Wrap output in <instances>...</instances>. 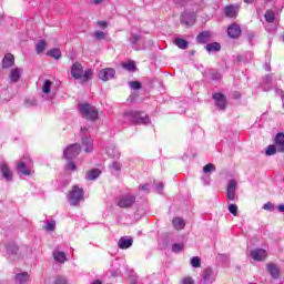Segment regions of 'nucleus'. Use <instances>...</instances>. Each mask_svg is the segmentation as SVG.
Returning <instances> with one entry per match:
<instances>
[{"label": "nucleus", "instance_id": "nucleus-44", "mask_svg": "<svg viewBox=\"0 0 284 284\" xmlns=\"http://www.w3.org/2000/svg\"><path fill=\"white\" fill-rule=\"evenodd\" d=\"M229 212L233 214V216H239V206H236V204H230Z\"/></svg>", "mask_w": 284, "mask_h": 284}, {"label": "nucleus", "instance_id": "nucleus-58", "mask_svg": "<svg viewBox=\"0 0 284 284\" xmlns=\"http://www.w3.org/2000/svg\"><path fill=\"white\" fill-rule=\"evenodd\" d=\"M276 210H278L282 214H284V204L277 205Z\"/></svg>", "mask_w": 284, "mask_h": 284}, {"label": "nucleus", "instance_id": "nucleus-15", "mask_svg": "<svg viewBox=\"0 0 284 284\" xmlns=\"http://www.w3.org/2000/svg\"><path fill=\"white\" fill-rule=\"evenodd\" d=\"M71 75L77 80L83 79V65L79 62L73 63L71 67Z\"/></svg>", "mask_w": 284, "mask_h": 284}, {"label": "nucleus", "instance_id": "nucleus-17", "mask_svg": "<svg viewBox=\"0 0 284 284\" xmlns=\"http://www.w3.org/2000/svg\"><path fill=\"white\" fill-rule=\"evenodd\" d=\"M266 270L268 274L272 276V278L276 280L281 276V268H278V265L275 263H268L266 265Z\"/></svg>", "mask_w": 284, "mask_h": 284}, {"label": "nucleus", "instance_id": "nucleus-60", "mask_svg": "<svg viewBox=\"0 0 284 284\" xmlns=\"http://www.w3.org/2000/svg\"><path fill=\"white\" fill-rule=\"evenodd\" d=\"M81 132H82V134H85V132H89V129L88 128H81Z\"/></svg>", "mask_w": 284, "mask_h": 284}, {"label": "nucleus", "instance_id": "nucleus-2", "mask_svg": "<svg viewBox=\"0 0 284 284\" xmlns=\"http://www.w3.org/2000/svg\"><path fill=\"white\" fill-rule=\"evenodd\" d=\"M129 43H131V48L133 50H148V48H152L154 43L152 40H146L141 38L140 34H136L134 32H131V36L129 38Z\"/></svg>", "mask_w": 284, "mask_h": 284}, {"label": "nucleus", "instance_id": "nucleus-9", "mask_svg": "<svg viewBox=\"0 0 284 284\" xmlns=\"http://www.w3.org/2000/svg\"><path fill=\"white\" fill-rule=\"evenodd\" d=\"M241 7L239 4H227L223 9V13L227 19H236L239 17V12Z\"/></svg>", "mask_w": 284, "mask_h": 284}, {"label": "nucleus", "instance_id": "nucleus-33", "mask_svg": "<svg viewBox=\"0 0 284 284\" xmlns=\"http://www.w3.org/2000/svg\"><path fill=\"white\" fill-rule=\"evenodd\" d=\"M207 52H220L221 44L219 42L209 43L205 45Z\"/></svg>", "mask_w": 284, "mask_h": 284}, {"label": "nucleus", "instance_id": "nucleus-6", "mask_svg": "<svg viewBox=\"0 0 284 284\" xmlns=\"http://www.w3.org/2000/svg\"><path fill=\"white\" fill-rule=\"evenodd\" d=\"M81 154V144L74 143L67 146L63 151V156L67 161H72V159H77V155Z\"/></svg>", "mask_w": 284, "mask_h": 284}, {"label": "nucleus", "instance_id": "nucleus-27", "mask_svg": "<svg viewBox=\"0 0 284 284\" xmlns=\"http://www.w3.org/2000/svg\"><path fill=\"white\" fill-rule=\"evenodd\" d=\"M53 258L54 261H57V263H65V261H68V257L65 256V252L63 251H54Z\"/></svg>", "mask_w": 284, "mask_h": 284}, {"label": "nucleus", "instance_id": "nucleus-22", "mask_svg": "<svg viewBox=\"0 0 284 284\" xmlns=\"http://www.w3.org/2000/svg\"><path fill=\"white\" fill-rule=\"evenodd\" d=\"M82 146L84 148V152L90 153L94 148V140L90 136H82Z\"/></svg>", "mask_w": 284, "mask_h": 284}, {"label": "nucleus", "instance_id": "nucleus-19", "mask_svg": "<svg viewBox=\"0 0 284 284\" xmlns=\"http://www.w3.org/2000/svg\"><path fill=\"white\" fill-rule=\"evenodd\" d=\"M274 145L277 152H284V133L280 132L274 138Z\"/></svg>", "mask_w": 284, "mask_h": 284}, {"label": "nucleus", "instance_id": "nucleus-8", "mask_svg": "<svg viewBox=\"0 0 284 284\" xmlns=\"http://www.w3.org/2000/svg\"><path fill=\"white\" fill-rule=\"evenodd\" d=\"M216 281V277L214 276V271H212L211 267H206L201 273V280L200 284H212Z\"/></svg>", "mask_w": 284, "mask_h": 284}, {"label": "nucleus", "instance_id": "nucleus-37", "mask_svg": "<svg viewBox=\"0 0 284 284\" xmlns=\"http://www.w3.org/2000/svg\"><path fill=\"white\" fill-rule=\"evenodd\" d=\"M264 19L265 21H267V23H274V20L276 19V13H274V11L272 10H268L266 11Z\"/></svg>", "mask_w": 284, "mask_h": 284}, {"label": "nucleus", "instance_id": "nucleus-28", "mask_svg": "<svg viewBox=\"0 0 284 284\" xmlns=\"http://www.w3.org/2000/svg\"><path fill=\"white\" fill-rule=\"evenodd\" d=\"M174 45H178L180 50H187L190 42L183 38H175L174 39Z\"/></svg>", "mask_w": 284, "mask_h": 284}, {"label": "nucleus", "instance_id": "nucleus-57", "mask_svg": "<svg viewBox=\"0 0 284 284\" xmlns=\"http://www.w3.org/2000/svg\"><path fill=\"white\" fill-rule=\"evenodd\" d=\"M204 185H210V176L202 178Z\"/></svg>", "mask_w": 284, "mask_h": 284}, {"label": "nucleus", "instance_id": "nucleus-16", "mask_svg": "<svg viewBox=\"0 0 284 284\" xmlns=\"http://www.w3.org/2000/svg\"><path fill=\"white\" fill-rule=\"evenodd\" d=\"M241 26L236 23H232L227 28V34L231 39H239L241 37Z\"/></svg>", "mask_w": 284, "mask_h": 284}, {"label": "nucleus", "instance_id": "nucleus-25", "mask_svg": "<svg viewBox=\"0 0 284 284\" xmlns=\"http://www.w3.org/2000/svg\"><path fill=\"white\" fill-rule=\"evenodd\" d=\"M99 176H101V170L93 169L87 173L85 179L87 181H97Z\"/></svg>", "mask_w": 284, "mask_h": 284}, {"label": "nucleus", "instance_id": "nucleus-18", "mask_svg": "<svg viewBox=\"0 0 284 284\" xmlns=\"http://www.w3.org/2000/svg\"><path fill=\"white\" fill-rule=\"evenodd\" d=\"M0 172L4 181H12V171H10V168H8V164L6 162L0 163Z\"/></svg>", "mask_w": 284, "mask_h": 284}, {"label": "nucleus", "instance_id": "nucleus-3", "mask_svg": "<svg viewBox=\"0 0 284 284\" xmlns=\"http://www.w3.org/2000/svg\"><path fill=\"white\" fill-rule=\"evenodd\" d=\"M78 110L81 116L88 119L89 121H97V119H99V111L97 110V106H93L90 103L78 104Z\"/></svg>", "mask_w": 284, "mask_h": 284}, {"label": "nucleus", "instance_id": "nucleus-5", "mask_svg": "<svg viewBox=\"0 0 284 284\" xmlns=\"http://www.w3.org/2000/svg\"><path fill=\"white\" fill-rule=\"evenodd\" d=\"M134 203H136V196H134L133 194H124L118 199L116 205L118 207L128 210L132 207Z\"/></svg>", "mask_w": 284, "mask_h": 284}, {"label": "nucleus", "instance_id": "nucleus-10", "mask_svg": "<svg viewBox=\"0 0 284 284\" xmlns=\"http://www.w3.org/2000/svg\"><path fill=\"white\" fill-rule=\"evenodd\" d=\"M213 101L215 102V105L220 110H226L227 109V97L221 92L213 93Z\"/></svg>", "mask_w": 284, "mask_h": 284}, {"label": "nucleus", "instance_id": "nucleus-14", "mask_svg": "<svg viewBox=\"0 0 284 284\" xmlns=\"http://www.w3.org/2000/svg\"><path fill=\"white\" fill-rule=\"evenodd\" d=\"M115 74L116 70L112 68L102 69L99 72V79H101V81H110L113 77H115Z\"/></svg>", "mask_w": 284, "mask_h": 284}, {"label": "nucleus", "instance_id": "nucleus-11", "mask_svg": "<svg viewBox=\"0 0 284 284\" xmlns=\"http://www.w3.org/2000/svg\"><path fill=\"white\" fill-rule=\"evenodd\" d=\"M6 256L9 261H14L17 254H19V246L16 243H7L6 244Z\"/></svg>", "mask_w": 284, "mask_h": 284}, {"label": "nucleus", "instance_id": "nucleus-41", "mask_svg": "<svg viewBox=\"0 0 284 284\" xmlns=\"http://www.w3.org/2000/svg\"><path fill=\"white\" fill-rule=\"evenodd\" d=\"M82 81L85 83V81H90L92 79V69H87L84 73H82Z\"/></svg>", "mask_w": 284, "mask_h": 284}, {"label": "nucleus", "instance_id": "nucleus-46", "mask_svg": "<svg viewBox=\"0 0 284 284\" xmlns=\"http://www.w3.org/2000/svg\"><path fill=\"white\" fill-rule=\"evenodd\" d=\"M191 265H192V267H201V257L193 256L191 258Z\"/></svg>", "mask_w": 284, "mask_h": 284}, {"label": "nucleus", "instance_id": "nucleus-62", "mask_svg": "<svg viewBox=\"0 0 284 284\" xmlns=\"http://www.w3.org/2000/svg\"><path fill=\"white\" fill-rule=\"evenodd\" d=\"M104 0H93V2L95 3V6H99V3H103Z\"/></svg>", "mask_w": 284, "mask_h": 284}, {"label": "nucleus", "instance_id": "nucleus-45", "mask_svg": "<svg viewBox=\"0 0 284 284\" xmlns=\"http://www.w3.org/2000/svg\"><path fill=\"white\" fill-rule=\"evenodd\" d=\"M53 284H68V278H65L62 275H58L54 281Z\"/></svg>", "mask_w": 284, "mask_h": 284}, {"label": "nucleus", "instance_id": "nucleus-35", "mask_svg": "<svg viewBox=\"0 0 284 284\" xmlns=\"http://www.w3.org/2000/svg\"><path fill=\"white\" fill-rule=\"evenodd\" d=\"M48 48V43L45 40H39V42L36 44V52L37 54H41Z\"/></svg>", "mask_w": 284, "mask_h": 284}, {"label": "nucleus", "instance_id": "nucleus-53", "mask_svg": "<svg viewBox=\"0 0 284 284\" xmlns=\"http://www.w3.org/2000/svg\"><path fill=\"white\" fill-rule=\"evenodd\" d=\"M263 83H265V85H270L272 84V75L267 74L263 78Z\"/></svg>", "mask_w": 284, "mask_h": 284}, {"label": "nucleus", "instance_id": "nucleus-4", "mask_svg": "<svg viewBox=\"0 0 284 284\" xmlns=\"http://www.w3.org/2000/svg\"><path fill=\"white\" fill-rule=\"evenodd\" d=\"M83 189L79 187V185H74L69 193V203L70 205H79L81 201H83Z\"/></svg>", "mask_w": 284, "mask_h": 284}, {"label": "nucleus", "instance_id": "nucleus-64", "mask_svg": "<svg viewBox=\"0 0 284 284\" xmlns=\"http://www.w3.org/2000/svg\"><path fill=\"white\" fill-rule=\"evenodd\" d=\"M92 284H101V281L97 280V281L93 282Z\"/></svg>", "mask_w": 284, "mask_h": 284}, {"label": "nucleus", "instance_id": "nucleus-40", "mask_svg": "<svg viewBox=\"0 0 284 284\" xmlns=\"http://www.w3.org/2000/svg\"><path fill=\"white\" fill-rule=\"evenodd\" d=\"M276 152H278V149H276V144H271L266 149V156H273V154Z\"/></svg>", "mask_w": 284, "mask_h": 284}, {"label": "nucleus", "instance_id": "nucleus-51", "mask_svg": "<svg viewBox=\"0 0 284 284\" xmlns=\"http://www.w3.org/2000/svg\"><path fill=\"white\" fill-rule=\"evenodd\" d=\"M181 284H194V278L186 276L181 280Z\"/></svg>", "mask_w": 284, "mask_h": 284}, {"label": "nucleus", "instance_id": "nucleus-50", "mask_svg": "<svg viewBox=\"0 0 284 284\" xmlns=\"http://www.w3.org/2000/svg\"><path fill=\"white\" fill-rule=\"evenodd\" d=\"M263 210H266L267 212L274 211V204L272 202H267L263 205Z\"/></svg>", "mask_w": 284, "mask_h": 284}, {"label": "nucleus", "instance_id": "nucleus-30", "mask_svg": "<svg viewBox=\"0 0 284 284\" xmlns=\"http://www.w3.org/2000/svg\"><path fill=\"white\" fill-rule=\"evenodd\" d=\"M185 250V243L181 242V243H174L171 246V252H173V254H181V252H183Z\"/></svg>", "mask_w": 284, "mask_h": 284}, {"label": "nucleus", "instance_id": "nucleus-21", "mask_svg": "<svg viewBox=\"0 0 284 284\" xmlns=\"http://www.w3.org/2000/svg\"><path fill=\"white\" fill-rule=\"evenodd\" d=\"M21 74H23V69L16 68L10 71L9 79L11 83H18L21 79Z\"/></svg>", "mask_w": 284, "mask_h": 284}, {"label": "nucleus", "instance_id": "nucleus-59", "mask_svg": "<svg viewBox=\"0 0 284 284\" xmlns=\"http://www.w3.org/2000/svg\"><path fill=\"white\" fill-rule=\"evenodd\" d=\"M264 92H270L272 90V87H263Z\"/></svg>", "mask_w": 284, "mask_h": 284}, {"label": "nucleus", "instance_id": "nucleus-52", "mask_svg": "<svg viewBox=\"0 0 284 284\" xmlns=\"http://www.w3.org/2000/svg\"><path fill=\"white\" fill-rule=\"evenodd\" d=\"M94 36H95V39H99V41L105 39V32L103 31H95Z\"/></svg>", "mask_w": 284, "mask_h": 284}, {"label": "nucleus", "instance_id": "nucleus-55", "mask_svg": "<svg viewBox=\"0 0 284 284\" xmlns=\"http://www.w3.org/2000/svg\"><path fill=\"white\" fill-rule=\"evenodd\" d=\"M140 190L144 191V192H150V185L148 184H142L140 185Z\"/></svg>", "mask_w": 284, "mask_h": 284}, {"label": "nucleus", "instance_id": "nucleus-42", "mask_svg": "<svg viewBox=\"0 0 284 284\" xmlns=\"http://www.w3.org/2000/svg\"><path fill=\"white\" fill-rule=\"evenodd\" d=\"M221 74L219 73V71L216 70H211L210 71V79H212V81H221Z\"/></svg>", "mask_w": 284, "mask_h": 284}, {"label": "nucleus", "instance_id": "nucleus-23", "mask_svg": "<svg viewBox=\"0 0 284 284\" xmlns=\"http://www.w3.org/2000/svg\"><path fill=\"white\" fill-rule=\"evenodd\" d=\"M12 65H14V55L7 53L2 59V68L8 70V68H12Z\"/></svg>", "mask_w": 284, "mask_h": 284}, {"label": "nucleus", "instance_id": "nucleus-54", "mask_svg": "<svg viewBox=\"0 0 284 284\" xmlns=\"http://www.w3.org/2000/svg\"><path fill=\"white\" fill-rule=\"evenodd\" d=\"M275 93L278 94V97H281L282 101L284 99V91L281 89H275Z\"/></svg>", "mask_w": 284, "mask_h": 284}, {"label": "nucleus", "instance_id": "nucleus-20", "mask_svg": "<svg viewBox=\"0 0 284 284\" xmlns=\"http://www.w3.org/2000/svg\"><path fill=\"white\" fill-rule=\"evenodd\" d=\"M134 243L132 237L122 236L118 241V247L120 250H129V247Z\"/></svg>", "mask_w": 284, "mask_h": 284}, {"label": "nucleus", "instance_id": "nucleus-38", "mask_svg": "<svg viewBox=\"0 0 284 284\" xmlns=\"http://www.w3.org/2000/svg\"><path fill=\"white\" fill-rule=\"evenodd\" d=\"M106 154H108V156H111V159H119V156H121V153H119V151H116L112 148L106 149Z\"/></svg>", "mask_w": 284, "mask_h": 284}, {"label": "nucleus", "instance_id": "nucleus-24", "mask_svg": "<svg viewBox=\"0 0 284 284\" xmlns=\"http://www.w3.org/2000/svg\"><path fill=\"white\" fill-rule=\"evenodd\" d=\"M211 38H212V33L210 31H202L196 37V41H197V43L205 44L210 41Z\"/></svg>", "mask_w": 284, "mask_h": 284}, {"label": "nucleus", "instance_id": "nucleus-36", "mask_svg": "<svg viewBox=\"0 0 284 284\" xmlns=\"http://www.w3.org/2000/svg\"><path fill=\"white\" fill-rule=\"evenodd\" d=\"M122 68H124V70H128L129 72H136V63H134V61L122 63Z\"/></svg>", "mask_w": 284, "mask_h": 284}, {"label": "nucleus", "instance_id": "nucleus-63", "mask_svg": "<svg viewBox=\"0 0 284 284\" xmlns=\"http://www.w3.org/2000/svg\"><path fill=\"white\" fill-rule=\"evenodd\" d=\"M254 0H243L244 3H253Z\"/></svg>", "mask_w": 284, "mask_h": 284}, {"label": "nucleus", "instance_id": "nucleus-49", "mask_svg": "<svg viewBox=\"0 0 284 284\" xmlns=\"http://www.w3.org/2000/svg\"><path fill=\"white\" fill-rule=\"evenodd\" d=\"M110 168H112V170H114L115 172H121V163L119 162H112L110 164Z\"/></svg>", "mask_w": 284, "mask_h": 284}, {"label": "nucleus", "instance_id": "nucleus-1", "mask_svg": "<svg viewBox=\"0 0 284 284\" xmlns=\"http://www.w3.org/2000/svg\"><path fill=\"white\" fill-rule=\"evenodd\" d=\"M123 119L133 125H150V116L143 111H125Z\"/></svg>", "mask_w": 284, "mask_h": 284}, {"label": "nucleus", "instance_id": "nucleus-61", "mask_svg": "<svg viewBox=\"0 0 284 284\" xmlns=\"http://www.w3.org/2000/svg\"><path fill=\"white\" fill-rule=\"evenodd\" d=\"M156 190H159V192H161V190H163V184H158Z\"/></svg>", "mask_w": 284, "mask_h": 284}, {"label": "nucleus", "instance_id": "nucleus-48", "mask_svg": "<svg viewBox=\"0 0 284 284\" xmlns=\"http://www.w3.org/2000/svg\"><path fill=\"white\" fill-rule=\"evenodd\" d=\"M129 87L131 88V90H141V82L131 81L129 82Z\"/></svg>", "mask_w": 284, "mask_h": 284}, {"label": "nucleus", "instance_id": "nucleus-13", "mask_svg": "<svg viewBox=\"0 0 284 284\" xmlns=\"http://www.w3.org/2000/svg\"><path fill=\"white\" fill-rule=\"evenodd\" d=\"M250 255L253 261L261 262L267 258V251H265L264 248H254L253 251H251Z\"/></svg>", "mask_w": 284, "mask_h": 284}, {"label": "nucleus", "instance_id": "nucleus-12", "mask_svg": "<svg viewBox=\"0 0 284 284\" xmlns=\"http://www.w3.org/2000/svg\"><path fill=\"white\" fill-rule=\"evenodd\" d=\"M236 180H230L226 189L227 201H236Z\"/></svg>", "mask_w": 284, "mask_h": 284}, {"label": "nucleus", "instance_id": "nucleus-39", "mask_svg": "<svg viewBox=\"0 0 284 284\" xmlns=\"http://www.w3.org/2000/svg\"><path fill=\"white\" fill-rule=\"evenodd\" d=\"M52 89V81L50 80H45L44 81V84H43V88H42V92L44 94H50V90Z\"/></svg>", "mask_w": 284, "mask_h": 284}, {"label": "nucleus", "instance_id": "nucleus-26", "mask_svg": "<svg viewBox=\"0 0 284 284\" xmlns=\"http://www.w3.org/2000/svg\"><path fill=\"white\" fill-rule=\"evenodd\" d=\"M181 23L183 26H194V17L190 13H183L181 16Z\"/></svg>", "mask_w": 284, "mask_h": 284}, {"label": "nucleus", "instance_id": "nucleus-29", "mask_svg": "<svg viewBox=\"0 0 284 284\" xmlns=\"http://www.w3.org/2000/svg\"><path fill=\"white\" fill-rule=\"evenodd\" d=\"M28 281H30V275L28 272H22L16 275V283L23 284L28 283Z\"/></svg>", "mask_w": 284, "mask_h": 284}, {"label": "nucleus", "instance_id": "nucleus-32", "mask_svg": "<svg viewBox=\"0 0 284 284\" xmlns=\"http://www.w3.org/2000/svg\"><path fill=\"white\" fill-rule=\"evenodd\" d=\"M172 223L175 230H183L185 227V221L182 217L173 219Z\"/></svg>", "mask_w": 284, "mask_h": 284}, {"label": "nucleus", "instance_id": "nucleus-34", "mask_svg": "<svg viewBox=\"0 0 284 284\" xmlns=\"http://www.w3.org/2000/svg\"><path fill=\"white\" fill-rule=\"evenodd\" d=\"M43 230H45V232H54V230H57V221L47 220V224L44 225Z\"/></svg>", "mask_w": 284, "mask_h": 284}, {"label": "nucleus", "instance_id": "nucleus-43", "mask_svg": "<svg viewBox=\"0 0 284 284\" xmlns=\"http://www.w3.org/2000/svg\"><path fill=\"white\" fill-rule=\"evenodd\" d=\"M209 172H216V166L214 164H212V163L206 164L203 168V173L204 174H209Z\"/></svg>", "mask_w": 284, "mask_h": 284}, {"label": "nucleus", "instance_id": "nucleus-47", "mask_svg": "<svg viewBox=\"0 0 284 284\" xmlns=\"http://www.w3.org/2000/svg\"><path fill=\"white\" fill-rule=\"evenodd\" d=\"M67 161H68L67 170H69L70 172H75L77 164L72 160H67Z\"/></svg>", "mask_w": 284, "mask_h": 284}, {"label": "nucleus", "instance_id": "nucleus-31", "mask_svg": "<svg viewBox=\"0 0 284 284\" xmlns=\"http://www.w3.org/2000/svg\"><path fill=\"white\" fill-rule=\"evenodd\" d=\"M47 57H51L52 59H55L57 61H59V59H61V49L54 48L49 50L47 52Z\"/></svg>", "mask_w": 284, "mask_h": 284}, {"label": "nucleus", "instance_id": "nucleus-56", "mask_svg": "<svg viewBox=\"0 0 284 284\" xmlns=\"http://www.w3.org/2000/svg\"><path fill=\"white\" fill-rule=\"evenodd\" d=\"M98 26H99V28H108V22L106 21H99Z\"/></svg>", "mask_w": 284, "mask_h": 284}, {"label": "nucleus", "instance_id": "nucleus-7", "mask_svg": "<svg viewBox=\"0 0 284 284\" xmlns=\"http://www.w3.org/2000/svg\"><path fill=\"white\" fill-rule=\"evenodd\" d=\"M32 168V160L29 156H24L23 161L19 162L17 165V170L19 174L23 176H30Z\"/></svg>", "mask_w": 284, "mask_h": 284}]
</instances>
